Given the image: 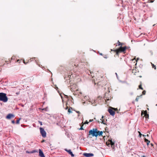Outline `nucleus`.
Listing matches in <instances>:
<instances>
[{
	"instance_id": "nucleus-43",
	"label": "nucleus",
	"mask_w": 157,
	"mask_h": 157,
	"mask_svg": "<svg viewBox=\"0 0 157 157\" xmlns=\"http://www.w3.org/2000/svg\"><path fill=\"white\" fill-rule=\"evenodd\" d=\"M147 136H149L148 134H147Z\"/></svg>"
},
{
	"instance_id": "nucleus-30",
	"label": "nucleus",
	"mask_w": 157,
	"mask_h": 157,
	"mask_svg": "<svg viewBox=\"0 0 157 157\" xmlns=\"http://www.w3.org/2000/svg\"><path fill=\"white\" fill-rule=\"evenodd\" d=\"M38 122L41 125H42V122H41V121H39Z\"/></svg>"
},
{
	"instance_id": "nucleus-19",
	"label": "nucleus",
	"mask_w": 157,
	"mask_h": 157,
	"mask_svg": "<svg viewBox=\"0 0 157 157\" xmlns=\"http://www.w3.org/2000/svg\"><path fill=\"white\" fill-rule=\"evenodd\" d=\"M139 88L142 90H143V88L142 87L141 82V84L139 86Z\"/></svg>"
},
{
	"instance_id": "nucleus-3",
	"label": "nucleus",
	"mask_w": 157,
	"mask_h": 157,
	"mask_svg": "<svg viewBox=\"0 0 157 157\" xmlns=\"http://www.w3.org/2000/svg\"><path fill=\"white\" fill-rule=\"evenodd\" d=\"M8 100V98L6 96V94L3 93H0V101L4 102H6Z\"/></svg>"
},
{
	"instance_id": "nucleus-11",
	"label": "nucleus",
	"mask_w": 157,
	"mask_h": 157,
	"mask_svg": "<svg viewBox=\"0 0 157 157\" xmlns=\"http://www.w3.org/2000/svg\"><path fill=\"white\" fill-rule=\"evenodd\" d=\"M73 87H75V88H76V87H77V86L76 85H73V86H72L71 87V90L72 91H78V89H76V90H75L73 88Z\"/></svg>"
},
{
	"instance_id": "nucleus-31",
	"label": "nucleus",
	"mask_w": 157,
	"mask_h": 157,
	"mask_svg": "<svg viewBox=\"0 0 157 157\" xmlns=\"http://www.w3.org/2000/svg\"><path fill=\"white\" fill-rule=\"evenodd\" d=\"M105 100L108 101V100H109V98H106L105 97Z\"/></svg>"
},
{
	"instance_id": "nucleus-39",
	"label": "nucleus",
	"mask_w": 157,
	"mask_h": 157,
	"mask_svg": "<svg viewBox=\"0 0 157 157\" xmlns=\"http://www.w3.org/2000/svg\"><path fill=\"white\" fill-rule=\"evenodd\" d=\"M111 147L112 148H113V147H114V145L113 146L111 145Z\"/></svg>"
},
{
	"instance_id": "nucleus-20",
	"label": "nucleus",
	"mask_w": 157,
	"mask_h": 157,
	"mask_svg": "<svg viewBox=\"0 0 157 157\" xmlns=\"http://www.w3.org/2000/svg\"><path fill=\"white\" fill-rule=\"evenodd\" d=\"M21 118H19L18 120H17L16 121V123L17 124H19V121L21 120Z\"/></svg>"
},
{
	"instance_id": "nucleus-35",
	"label": "nucleus",
	"mask_w": 157,
	"mask_h": 157,
	"mask_svg": "<svg viewBox=\"0 0 157 157\" xmlns=\"http://www.w3.org/2000/svg\"><path fill=\"white\" fill-rule=\"evenodd\" d=\"M27 63H28L27 62L26 63V62H25L24 60V63L25 64H26Z\"/></svg>"
},
{
	"instance_id": "nucleus-38",
	"label": "nucleus",
	"mask_w": 157,
	"mask_h": 157,
	"mask_svg": "<svg viewBox=\"0 0 157 157\" xmlns=\"http://www.w3.org/2000/svg\"><path fill=\"white\" fill-rule=\"evenodd\" d=\"M99 54L100 55H101V56H103V54L102 53H99Z\"/></svg>"
},
{
	"instance_id": "nucleus-15",
	"label": "nucleus",
	"mask_w": 157,
	"mask_h": 157,
	"mask_svg": "<svg viewBox=\"0 0 157 157\" xmlns=\"http://www.w3.org/2000/svg\"><path fill=\"white\" fill-rule=\"evenodd\" d=\"M109 141L110 142V144H111V145H112V146H113L114 145V143L111 140H109ZM106 144L108 145H109V144H107V143H106Z\"/></svg>"
},
{
	"instance_id": "nucleus-21",
	"label": "nucleus",
	"mask_w": 157,
	"mask_h": 157,
	"mask_svg": "<svg viewBox=\"0 0 157 157\" xmlns=\"http://www.w3.org/2000/svg\"><path fill=\"white\" fill-rule=\"evenodd\" d=\"M68 112L70 113H72V111H71V109L70 108H69L68 110Z\"/></svg>"
},
{
	"instance_id": "nucleus-28",
	"label": "nucleus",
	"mask_w": 157,
	"mask_h": 157,
	"mask_svg": "<svg viewBox=\"0 0 157 157\" xmlns=\"http://www.w3.org/2000/svg\"><path fill=\"white\" fill-rule=\"evenodd\" d=\"M112 108L113 109V110H114V111H116L117 110V108H112Z\"/></svg>"
},
{
	"instance_id": "nucleus-10",
	"label": "nucleus",
	"mask_w": 157,
	"mask_h": 157,
	"mask_svg": "<svg viewBox=\"0 0 157 157\" xmlns=\"http://www.w3.org/2000/svg\"><path fill=\"white\" fill-rule=\"evenodd\" d=\"M39 155L41 157H45L43 152L40 149L39 150Z\"/></svg>"
},
{
	"instance_id": "nucleus-8",
	"label": "nucleus",
	"mask_w": 157,
	"mask_h": 157,
	"mask_svg": "<svg viewBox=\"0 0 157 157\" xmlns=\"http://www.w3.org/2000/svg\"><path fill=\"white\" fill-rule=\"evenodd\" d=\"M14 117V116L12 114H9L6 116V118L7 119H10Z\"/></svg>"
},
{
	"instance_id": "nucleus-7",
	"label": "nucleus",
	"mask_w": 157,
	"mask_h": 157,
	"mask_svg": "<svg viewBox=\"0 0 157 157\" xmlns=\"http://www.w3.org/2000/svg\"><path fill=\"white\" fill-rule=\"evenodd\" d=\"M83 155L86 157H90L94 156V154L93 153H84Z\"/></svg>"
},
{
	"instance_id": "nucleus-17",
	"label": "nucleus",
	"mask_w": 157,
	"mask_h": 157,
	"mask_svg": "<svg viewBox=\"0 0 157 157\" xmlns=\"http://www.w3.org/2000/svg\"><path fill=\"white\" fill-rule=\"evenodd\" d=\"M142 96V95H140V96H137L136 99V101H138L139 99V98L141 97Z\"/></svg>"
},
{
	"instance_id": "nucleus-24",
	"label": "nucleus",
	"mask_w": 157,
	"mask_h": 157,
	"mask_svg": "<svg viewBox=\"0 0 157 157\" xmlns=\"http://www.w3.org/2000/svg\"><path fill=\"white\" fill-rule=\"evenodd\" d=\"M83 124H82V125L81 126V127H80V128L79 129L80 130H83V128H82V126L83 125Z\"/></svg>"
},
{
	"instance_id": "nucleus-12",
	"label": "nucleus",
	"mask_w": 157,
	"mask_h": 157,
	"mask_svg": "<svg viewBox=\"0 0 157 157\" xmlns=\"http://www.w3.org/2000/svg\"><path fill=\"white\" fill-rule=\"evenodd\" d=\"M4 62V60L0 59V67L4 65L5 64Z\"/></svg>"
},
{
	"instance_id": "nucleus-18",
	"label": "nucleus",
	"mask_w": 157,
	"mask_h": 157,
	"mask_svg": "<svg viewBox=\"0 0 157 157\" xmlns=\"http://www.w3.org/2000/svg\"><path fill=\"white\" fill-rule=\"evenodd\" d=\"M151 66H152V68H154L155 70L156 69V67L155 65L151 63Z\"/></svg>"
},
{
	"instance_id": "nucleus-34",
	"label": "nucleus",
	"mask_w": 157,
	"mask_h": 157,
	"mask_svg": "<svg viewBox=\"0 0 157 157\" xmlns=\"http://www.w3.org/2000/svg\"><path fill=\"white\" fill-rule=\"evenodd\" d=\"M150 0V2H153L154 0Z\"/></svg>"
},
{
	"instance_id": "nucleus-25",
	"label": "nucleus",
	"mask_w": 157,
	"mask_h": 157,
	"mask_svg": "<svg viewBox=\"0 0 157 157\" xmlns=\"http://www.w3.org/2000/svg\"><path fill=\"white\" fill-rule=\"evenodd\" d=\"M103 57L105 58V59H107V58H108V56H107V55H105L104 56H103Z\"/></svg>"
},
{
	"instance_id": "nucleus-42",
	"label": "nucleus",
	"mask_w": 157,
	"mask_h": 157,
	"mask_svg": "<svg viewBox=\"0 0 157 157\" xmlns=\"http://www.w3.org/2000/svg\"><path fill=\"white\" fill-rule=\"evenodd\" d=\"M142 157H146V156H145L144 155H143V156H142Z\"/></svg>"
},
{
	"instance_id": "nucleus-4",
	"label": "nucleus",
	"mask_w": 157,
	"mask_h": 157,
	"mask_svg": "<svg viewBox=\"0 0 157 157\" xmlns=\"http://www.w3.org/2000/svg\"><path fill=\"white\" fill-rule=\"evenodd\" d=\"M40 132L41 135L43 137H45L46 136V133L44 131V128H40Z\"/></svg>"
},
{
	"instance_id": "nucleus-13",
	"label": "nucleus",
	"mask_w": 157,
	"mask_h": 157,
	"mask_svg": "<svg viewBox=\"0 0 157 157\" xmlns=\"http://www.w3.org/2000/svg\"><path fill=\"white\" fill-rule=\"evenodd\" d=\"M103 118L104 116H103L101 117V123H103L104 124H106V121L103 119Z\"/></svg>"
},
{
	"instance_id": "nucleus-32",
	"label": "nucleus",
	"mask_w": 157,
	"mask_h": 157,
	"mask_svg": "<svg viewBox=\"0 0 157 157\" xmlns=\"http://www.w3.org/2000/svg\"><path fill=\"white\" fill-rule=\"evenodd\" d=\"M12 123L13 124H14L15 123L14 120L12 121Z\"/></svg>"
},
{
	"instance_id": "nucleus-5",
	"label": "nucleus",
	"mask_w": 157,
	"mask_h": 157,
	"mask_svg": "<svg viewBox=\"0 0 157 157\" xmlns=\"http://www.w3.org/2000/svg\"><path fill=\"white\" fill-rule=\"evenodd\" d=\"M144 114V117H145L146 118H148L149 115L148 114H147V110H145V111L143 110L142 111L141 114V116H142Z\"/></svg>"
},
{
	"instance_id": "nucleus-41",
	"label": "nucleus",
	"mask_w": 157,
	"mask_h": 157,
	"mask_svg": "<svg viewBox=\"0 0 157 157\" xmlns=\"http://www.w3.org/2000/svg\"><path fill=\"white\" fill-rule=\"evenodd\" d=\"M143 135V136H144V137H145L146 136V135Z\"/></svg>"
},
{
	"instance_id": "nucleus-14",
	"label": "nucleus",
	"mask_w": 157,
	"mask_h": 157,
	"mask_svg": "<svg viewBox=\"0 0 157 157\" xmlns=\"http://www.w3.org/2000/svg\"><path fill=\"white\" fill-rule=\"evenodd\" d=\"M144 141L146 143L147 145L148 146L149 144V143H150V141L148 140L146 138H144Z\"/></svg>"
},
{
	"instance_id": "nucleus-1",
	"label": "nucleus",
	"mask_w": 157,
	"mask_h": 157,
	"mask_svg": "<svg viewBox=\"0 0 157 157\" xmlns=\"http://www.w3.org/2000/svg\"><path fill=\"white\" fill-rule=\"evenodd\" d=\"M103 132L102 131H100L97 128H93L90 130L89 132V135H91L92 136L97 137L98 136H102Z\"/></svg>"
},
{
	"instance_id": "nucleus-36",
	"label": "nucleus",
	"mask_w": 157,
	"mask_h": 157,
	"mask_svg": "<svg viewBox=\"0 0 157 157\" xmlns=\"http://www.w3.org/2000/svg\"><path fill=\"white\" fill-rule=\"evenodd\" d=\"M45 141V140H43L41 141V143H43Z\"/></svg>"
},
{
	"instance_id": "nucleus-33",
	"label": "nucleus",
	"mask_w": 157,
	"mask_h": 157,
	"mask_svg": "<svg viewBox=\"0 0 157 157\" xmlns=\"http://www.w3.org/2000/svg\"><path fill=\"white\" fill-rule=\"evenodd\" d=\"M93 121V119H90L89 120V122H92V121Z\"/></svg>"
},
{
	"instance_id": "nucleus-40",
	"label": "nucleus",
	"mask_w": 157,
	"mask_h": 157,
	"mask_svg": "<svg viewBox=\"0 0 157 157\" xmlns=\"http://www.w3.org/2000/svg\"><path fill=\"white\" fill-rule=\"evenodd\" d=\"M139 58H137V59H136V62H137V60H139Z\"/></svg>"
},
{
	"instance_id": "nucleus-2",
	"label": "nucleus",
	"mask_w": 157,
	"mask_h": 157,
	"mask_svg": "<svg viewBox=\"0 0 157 157\" xmlns=\"http://www.w3.org/2000/svg\"><path fill=\"white\" fill-rule=\"evenodd\" d=\"M127 49V47L125 46L124 47H122L121 46L118 49L116 50L111 49V51H113L116 52V55H118L119 53L120 52H124Z\"/></svg>"
},
{
	"instance_id": "nucleus-6",
	"label": "nucleus",
	"mask_w": 157,
	"mask_h": 157,
	"mask_svg": "<svg viewBox=\"0 0 157 157\" xmlns=\"http://www.w3.org/2000/svg\"><path fill=\"white\" fill-rule=\"evenodd\" d=\"M108 111L111 115L114 116V115L115 114V111L113 110L112 107H111V109H109Z\"/></svg>"
},
{
	"instance_id": "nucleus-9",
	"label": "nucleus",
	"mask_w": 157,
	"mask_h": 157,
	"mask_svg": "<svg viewBox=\"0 0 157 157\" xmlns=\"http://www.w3.org/2000/svg\"><path fill=\"white\" fill-rule=\"evenodd\" d=\"M65 151L67 152L69 154L71 155L72 157H74V155L73 154L71 150H67V149H65Z\"/></svg>"
},
{
	"instance_id": "nucleus-16",
	"label": "nucleus",
	"mask_w": 157,
	"mask_h": 157,
	"mask_svg": "<svg viewBox=\"0 0 157 157\" xmlns=\"http://www.w3.org/2000/svg\"><path fill=\"white\" fill-rule=\"evenodd\" d=\"M117 44L118 46L121 45V46L123 44L122 43H121L119 42V40L117 41Z\"/></svg>"
},
{
	"instance_id": "nucleus-27",
	"label": "nucleus",
	"mask_w": 157,
	"mask_h": 157,
	"mask_svg": "<svg viewBox=\"0 0 157 157\" xmlns=\"http://www.w3.org/2000/svg\"><path fill=\"white\" fill-rule=\"evenodd\" d=\"M89 122H88L87 121H86V122H85V123L83 124H88L89 123Z\"/></svg>"
},
{
	"instance_id": "nucleus-23",
	"label": "nucleus",
	"mask_w": 157,
	"mask_h": 157,
	"mask_svg": "<svg viewBox=\"0 0 157 157\" xmlns=\"http://www.w3.org/2000/svg\"><path fill=\"white\" fill-rule=\"evenodd\" d=\"M76 112V113H78V116H79V115H80V112L79 111H75Z\"/></svg>"
},
{
	"instance_id": "nucleus-26",
	"label": "nucleus",
	"mask_w": 157,
	"mask_h": 157,
	"mask_svg": "<svg viewBox=\"0 0 157 157\" xmlns=\"http://www.w3.org/2000/svg\"><path fill=\"white\" fill-rule=\"evenodd\" d=\"M146 91L145 90H144L142 92V94L144 95H145L146 94Z\"/></svg>"
},
{
	"instance_id": "nucleus-37",
	"label": "nucleus",
	"mask_w": 157,
	"mask_h": 157,
	"mask_svg": "<svg viewBox=\"0 0 157 157\" xmlns=\"http://www.w3.org/2000/svg\"><path fill=\"white\" fill-rule=\"evenodd\" d=\"M150 145H151V147H152V146H153V144H152V143H151V144H150Z\"/></svg>"
},
{
	"instance_id": "nucleus-29",
	"label": "nucleus",
	"mask_w": 157,
	"mask_h": 157,
	"mask_svg": "<svg viewBox=\"0 0 157 157\" xmlns=\"http://www.w3.org/2000/svg\"><path fill=\"white\" fill-rule=\"evenodd\" d=\"M15 59V57L13 56L11 57V60L13 59Z\"/></svg>"
},
{
	"instance_id": "nucleus-22",
	"label": "nucleus",
	"mask_w": 157,
	"mask_h": 157,
	"mask_svg": "<svg viewBox=\"0 0 157 157\" xmlns=\"http://www.w3.org/2000/svg\"><path fill=\"white\" fill-rule=\"evenodd\" d=\"M138 132L139 133V136L140 137H141L142 134L140 133V131H138Z\"/></svg>"
}]
</instances>
